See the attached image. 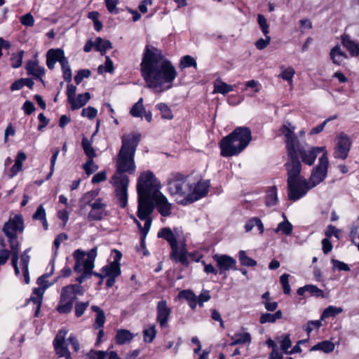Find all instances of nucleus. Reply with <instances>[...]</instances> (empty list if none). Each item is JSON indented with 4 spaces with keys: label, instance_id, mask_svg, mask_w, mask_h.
<instances>
[{
    "label": "nucleus",
    "instance_id": "nucleus-7",
    "mask_svg": "<svg viewBox=\"0 0 359 359\" xmlns=\"http://www.w3.org/2000/svg\"><path fill=\"white\" fill-rule=\"evenodd\" d=\"M252 140L250 130L247 127H237L219 142L220 154L231 157L241 154Z\"/></svg>",
    "mask_w": 359,
    "mask_h": 359
},
{
    "label": "nucleus",
    "instance_id": "nucleus-58",
    "mask_svg": "<svg viewBox=\"0 0 359 359\" xmlns=\"http://www.w3.org/2000/svg\"><path fill=\"white\" fill-rule=\"evenodd\" d=\"M118 4V0H105L106 7L110 13L117 14L118 13L116 7Z\"/></svg>",
    "mask_w": 359,
    "mask_h": 359
},
{
    "label": "nucleus",
    "instance_id": "nucleus-36",
    "mask_svg": "<svg viewBox=\"0 0 359 359\" xmlns=\"http://www.w3.org/2000/svg\"><path fill=\"white\" fill-rule=\"evenodd\" d=\"M330 57L334 64L340 65L343 60L346 58V55L341 50L340 46H336L331 50Z\"/></svg>",
    "mask_w": 359,
    "mask_h": 359
},
{
    "label": "nucleus",
    "instance_id": "nucleus-3",
    "mask_svg": "<svg viewBox=\"0 0 359 359\" xmlns=\"http://www.w3.org/2000/svg\"><path fill=\"white\" fill-rule=\"evenodd\" d=\"M24 229V224L22 217L16 215L13 217L5 223L3 231L8 237L10 243L11 250L12 251V264L15 269V273L17 276L22 274L24 281L28 284L29 283V262L30 257L28 255L29 249L26 250L20 257V264H18V252L20 243L17 239L18 233H21Z\"/></svg>",
    "mask_w": 359,
    "mask_h": 359
},
{
    "label": "nucleus",
    "instance_id": "nucleus-48",
    "mask_svg": "<svg viewBox=\"0 0 359 359\" xmlns=\"http://www.w3.org/2000/svg\"><path fill=\"white\" fill-rule=\"evenodd\" d=\"M89 306V302H77L75 304L74 307V311H75V316L77 318H79L83 316V314L85 313L86 310Z\"/></svg>",
    "mask_w": 359,
    "mask_h": 359
},
{
    "label": "nucleus",
    "instance_id": "nucleus-31",
    "mask_svg": "<svg viewBox=\"0 0 359 359\" xmlns=\"http://www.w3.org/2000/svg\"><path fill=\"white\" fill-rule=\"evenodd\" d=\"M284 220L280 222L277 227L274 229V232L278 234H284L290 236L293 230L292 224L287 219L285 214L283 215Z\"/></svg>",
    "mask_w": 359,
    "mask_h": 359
},
{
    "label": "nucleus",
    "instance_id": "nucleus-2",
    "mask_svg": "<svg viewBox=\"0 0 359 359\" xmlns=\"http://www.w3.org/2000/svg\"><path fill=\"white\" fill-rule=\"evenodd\" d=\"M209 187L208 180H195L176 176L169 181L168 189L177 203L186 205L205 196Z\"/></svg>",
    "mask_w": 359,
    "mask_h": 359
},
{
    "label": "nucleus",
    "instance_id": "nucleus-24",
    "mask_svg": "<svg viewBox=\"0 0 359 359\" xmlns=\"http://www.w3.org/2000/svg\"><path fill=\"white\" fill-rule=\"evenodd\" d=\"M25 69L28 75L32 76L36 79L42 80V77L45 74V69L39 65L36 60L27 61Z\"/></svg>",
    "mask_w": 359,
    "mask_h": 359
},
{
    "label": "nucleus",
    "instance_id": "nucleus-57",
    "mask_svg": "<svg viewBox=\"0 0 359 359\" xmlns=\"http://www.w3.org/2000/svg\"><path fill=\"white\" fill-rule=\"evenodd\" d=\"M292 346V341L290 339L289 334H285L283 336V339L280 341V348L281 349L286 353H288L290 351L289 348Z\"/></svg>",
    "mask_w": 359,
    "mask_h": 359
},
{
    "label": "nucleus",
    "instance_id": "nucleus-64",
    "mask_svg": "<svg viewBox=\"0 0 359 359\" xmlns=\"http://www.w3.org/2000/svg\"><path fill=\"white\" fill-rule=\"evenodd\" d=\"M198 297V304L200 307L203 306V303L210 299V295L208 290H203Z\"/></svg>",
    "mask_w": 359,
    "mask_h": 359
},
{
    "label": "nucleus",
    "instance_id": "nucleus-6",
    "mask_svg": "<svg viewBox=\"0 0 359 359\" xmlns=\"http://www.w3.org/2000/svg\"><path fill=\"white\" fill-rule=\"evenodd\" d=\"M140 137L141 135L138 133L123 135L122 145L116 161V171L128 174L135 173L136 170L135 154Z\"/></svg>",
    "mask_w": 359,
    "mask_h": 359
},
{
    "label": "nucleus",
    "instance_id": "nucleus-30",
    "mask_svg": "<svg viewBox=\"0 0 359 359\" xmlns=\"http://www.w3.org/2000/svg\"><path fill=\"white\" fill-rule=\"evenodd\" d=\"M135 335L128 330L121 329L116 331L115 341L117 344L123 345L131 341Z\"/></svg>",
    "mask_w": 359,
    "mask_h": 359
},
{
    "label": "nucleus",
    "instance_id": "nucleus-32",
    "mask_svg": "<svg viewBox=\"0 0 359 359\" xmlns=\"http://www.w3.org/2000/svg\"><path fill=\"white\" fill-rule=\"evenodd\" d=\"M180 299H184L187 301L189 306L195 309L198 304L197 296L191 290H185L180 292L178 294Z\"/></svg>",
    "mask_w": 359,
    "mask_h": 359
},
{
    "label": "nucleus",
    "instance_id": "nucleus-52",
    "mask_svg": "<svg viewBox=\"0 0 359 359\" xmlns=\"http://www.w3.org/2000/svg\"><path fill=\"white\" fill-rule=\"evenodd\" d=\"M257 22H258L263 34H264V36H266V34H269V25L267 23L266 19L265 18V17L263 15L259 14L257 15Z\"/></svg>",
    "mask_w": 359,
    "mask_h": 359
},
{
    "label": "nucleus",
    "instance_id": "nucleus-40",
    "mask_svg": "<svg viewBox=\"0 0 359 359\" xmlns=\"http://www.w3.org/2000/svg\"><path fill=\"white\" fill-rule=\"evenodd\" d=\"M255 226H257L259 233H263L264 231V224L258 217H253L250 219L245 225V229L247 232L250 231Z\"/></svg>",
    "mask_w": 359,
    "mask_h": 359
},
{
    "label": "nucleus",
    "instance_id": "nucleus-43",
    "mask_svg": "<svg viewBox=\"0 0 359 359\" xmlns=\"http://www.w3.org/2000/svg\"><path fill=\"white\" fill-rule=\"evenodd\" d=\"M278 203L277 189L276 187H271L266 194V204L269 207L274 206Z\"/></svg>",
    "mask_w": 359,
    "mask_h": 359
},
{
    "label": "nucleus",
    "instance_id": "nucleus-19",
    "mask_svg": "<svg viewBox=\"0 0 359 359\" xmlns=\"http://www.w3.org/2000/svg\"><path fill=\"white\" fill-rule=\"evenodd\" d=\"M67 333V330L65 328L61 329L55 336L53 341V346L57 355L59 357H65L66 359L72 357L65 341V339Z\"/></svg>",
    "mask_w": 359,
    "mask_h": 359
},
{
    "label": "nucleus",
    "instance_id": "nucleus-63",
    "mask_svg": "<svg viewBox=\"0 0 359 359\" xmlns=\"http://www.w3.org/2000/svg\"><path fill=\"white\" fill-rule=\"evenodd\" d=\"M332 262L333 264L334 269H335L344 271H350V267L348 266V265L343 262L337 259H332Z\"/></svg>",
    "mask_w": 359,
    "mask_h": 359
},
{
    "label": "nucleus",
    "instance_id": "nucleus-46",
    "mask_svg": "<svg viewBox=\"0 0 359 359\" xmlns=\"http://www.w3.org/2000/svg\"><path fill=\"white\" fill-rule=\"evenodd\" d=\"M114 71L113 62L109 56H106V61L104 65H101L97 68L99 74H102L105 72L111 73Z\"/></svg>",
    "mask_w": 359,
    "mask_h": 359
},
{
    "label": "nucleus",
    "instance_id": "nucleus-28",
    "mask_svg": "<svg viewBox=\"0 0 359 359\" xmlns=\"http://www.w3.org/2000/svg\"><path fill=\"white\" fill-rule=\"evenodd\" d=\"M343 46L348 50L352 56H358L359 54V43L351 40L349 36L343 35L341 37Z\"/></svg>",
    "mask_w": 359,
    "mask_h": 359
},
{
    "label": "nucleus",
    "instance_id": "nucleus-20",
    "mask_svg": "<svg viewBox=\"0 0 359 359\" xmlns=\"http://www.w3.org/2000/svg\"><path fill=\"white\" fill-rule=\"evenodd\" d=\"M351 142L348 137L340 134L337 137V144L334 148V156L336 158L346 159L350 150Z\"/></svg>",
    "mask_w": 359,
    "mask_h": 359
},
{
    "label": "nucleus",
    "instance_id": "nucleus-60",
    "mask_svg": "<svg viewBox=\"0 0 359 359\" xmlns=\"http://www.w3.org/2000/svg\"><path fill=\"white\" fill-rule=\"evenodd\" d=\"M90 76V72L88 69H81L74 76V81L76 84H79L84 78H88Z\"/></svg>",
    "mask_w": 359,
    "mask_h": 359
},
{
    "label": "nucleus",
    "instance_id": "nucleus-29",
    "mask_svg": "<svg viewBox=\"0 0 359 359\" xmlns=\"http://www.w3.org/2000/svg\"><path fill=\"white\" fill-rule=\"evenodd\" d=\"M90 99V94L88 92L75 96L74 98L69 102L72 110L78 109L83 107Z\"/></svg>",
    "mask_w": 359,
    "mask_h": 359
},
{
    "label": "nucleus",
    "instance_id": "nucleus-14",
    "mask_svg": "<svg viewBox=\"0 0 359 359\" xmlns=\"http://www.w3.org/2000/svg\"><path fill=\"white\" fill-rule=\"evenodd\" d=\"M88 205L90 210L87 215L88 221H100L108 215L107 203L102 198H98L93 202H89Z\"/></svg>",
    "mask_w": 359,
    "mask_h": 359
},
{
    "label": "nucleus",
    "instance_id": "nucleus-11",
    "mask_svg": "<svg viewBox=\"0 0 359 359\" xmlns=\"http://www.w3.org/2000/svg\"><path fill=\"white\" fill-rule=\"evenodd\" d=\"M154 209V204L151 196H138L137 217L144 221V234L150 230L152 223L150 215Z\"/></svg>",
    "mask_w": 359,
    "mask_h": 359
},
{
    "label": "nucleus",
    "instance_id": "nucleus-55",
    "mask_svg": "<svg viewBox=\"0 0 359 359\" xmlns=\"http://www.w3.org/2000/svg\"><path fill=\"white\" fill-rule=\"evenodd\" d=\"M97 114V110L92 107L84 108L81 111V116L89 119L94 118Z\"/></svg>",
    "mask_w": 359,
    "mask_h": 359
},
{
    "label": "nucleus",
    "instance_id": "nucleus-8",
    "mask_svg": "<svg viewBox=\"0 0 359 359\" xmlns=\"http://www.w3.org/2000/svg\"><path fill=\"white\" fill-rule=\"evenodd\" d=\"M84 290L79 284H70L61 290L60 302L57 311L60 313H69L72 311L77 295H83Z\"/></svg>",
    "mask_w": 359,
    "mask_h": 359
},
{
    "label": "nucleus",
    "instance_id": "nucleus-13",
    "mask_svg": "<svg viewBox=\"0 0 359 359\" xmlns=\"http://www.w3.org/2000/svg\"><path fill=\"white\" fill-rule=\"evenodd\" d=\"M287 182L288 198L290 201H296L299 200L311 189L307 180L305 178L287 180Z\"/></svg>",
    "mask_w": 359,
    "mask_h": 359
},
{
    "label": "nucleus",
    "instance_id": "nucleus-39",
    "mask_svg": "<svg viewBox=\"0 0 359 359\" xmlns=\"http://www.w3.org/2000/svg\"><path fill=\"white\" fill-rule=\"evenodd\" d=\"M143 102V98L141 97L135 104H133L130 111V114L132 116L135 118L142 117L144 113L146 112V109Z\"/></svg>",
    "mask_w": 359,
    "mask_h": 359
},
{
    "label": "nucleus",
    "instance_id": "nucleus-17",
    "mask_svg": "<svg viewBox=\"0 0 359 359\" xmlns=\"http://www.w3.org/2000/svg\"><path fill=\"white\" fill-rule=\"evenodd\" d=\"M48 276L43 275L38 278L37 284L39 287L34 289L33 296L30 297V301L33 302L34 304L36 305L35 311L36 316H37L39 312L44 292L50 285L46 280Z\"/></svg>",
    "mask_w": 359,
    "mask_h": 359
},
{
    "label": "nucleus",
    "instance_id": "nucleus-38",
    "mask_svg": "<svg viewBox=\"0 0 359 359\" xmlns=\"http://www.w3.org/2000/svg\"><path fill=\"white\" fill-rule=\"evenodd\" d=\"M93 141L90 140L87 137H83L81 141V145L84 151L85 154L87 156L88 159H93L96 156L95 149L92 147Z\"/></svg>",
    "mask_w": 359,
    "mask_h": 359
},
{
    "label": "nucleus",
    "instance_id": "nucleus-59",
    "mask_svg": "<svg viewBox=\"0 0 359 359\" xmlns=\"http://www.w3.org/2000/svg\"><path fill=\"white\" fill-rule=\"evenodd\" d=\"M87 355L90 359H105L107 351L91 350Z\"/></svg>",
    "mask_w": 359,
    "mask_h": 359
},
{
    "label": "nucleus",
    "instance_id": "nucleus-25",
    "mask_svg": "<svg viewBox=\"0 0 359 359\" xmlns=\"http://www.w3.org/2000/svg\"><path fill=\"white\" fill-rule=\"evenodd\" d=\"M65 55L62 49H50L47 53L46 65L50 69H53L57 62L60 63L61 60Z\"/></svg>",
    "mask_w": 359,
    "mask_h": 359
},
{
    "label": "nucleus",
    "instance_id": "nucleus-5",
    "mask_svg": "<svg viewBox=\"0 0 359 359\" xmlns=\"http://www.w3.org/2000/svg\"><path fill=\"white\" fill-rule=\"evenodd\" d=\"M158 237L164 238L171 248L170 257L176 262L188 266V257L196 262H201L202 256L197 252H188L187 250V236L180 229L163 228L158 233Z\"/></svg>",
    "mask_w": 359,
    "mask_h": 359
},
{
    "label": "nucleus",
    "instance_id": "nucleus-34",
    "mask_svg": "<svg viewBox=\"0 0 359 359\" xmlns=\"http://www.w3.org/2000/svg\"><path fill=\"white\" fill-rule=\"evenodd\" d=\"M335 348V344L328 340L323 341L312 346L311 351H322L325 353H332Z\"/></svg>",
    "mask_w": 359,
    "mask_h": 359
},
{
    "label": "nucleus",
    "instance_id": "nucleus-22",
    "mask_svg": "<svg viewBox=\"0 0 359 359\" xmlns=\"http://www.w3.org/2000/svg\"><path fill=\"white\" fill-rule=\"evenodd\" d=\"M151 199L158 212L163 217H168L171 214L172 205L169 203L168 198L161 191L156 193L151 197Z\"/></svg>",
    "mask_w": 359,
    "mask_h": 359
},
{
    "label": "nucleus",
    "instance_id": "nucleus-56",
    "mask_svg": "<svg viewBox=\"0 0 359 359\" xmlns=\"http://www.w3.org/2000/svg\"><path fill=\"white\" fill-rule=\"evenodd\" d=\"M105 320H106V318H105L104 312H102L100 313L96 314L95 323L93 325L95 329L102 328L105 323Z\"/></svg>",
    "mask_w": 359,
    "mask_h": 359
},
{
    "label": "nucleus",
    "instance_id": "nucleus-53",
    "mask_svg": "<svg viewBox=\"0 0 359 359\" xmlns=\"http://www.w3.org/2000/svg\"><path fill=\"white\" fill-rule=\"evenodd\" d=\"M67 238H68V236L65 233H60L55 238L54 243H53V248L54 256L57 255V250L60 246L61 243L64 241H67Z\"/></svg>",
    "mask_w": 359,
    "mask_h": 359
},
{
    "label": "nucleus",
    "instance_id": "nucleus-23",
    "mask_svg": "<svg viewBox=\"0 0 359 359\" xmlns=\"http://www.w3.org/2000/svg\"><path fill=\"white\" fill-rule=\"evenodd\" d=\"M156 320L161 327L168 325L169 316L171 313V309L168 306L167 302L164 299L159 301L156 306Z\"/></svg>",
    "mask_w": 359,
    "mask_h": 359
},
{
    "label": "nucleus",
    "instance_id": "nucleus-41",
    "mask_svg": "<svg viewBox=\"0 0 359 359\" xmlns=\"http://www.w3.org/2000/svg\"><path fill=\"white\" fill-rule=\"evenodd\" d=\"M60 64L62 67V76L64 79L67 82H70L72 78V70L68 60L65 55L63 58L61 60Z\"/></svg>",
    "mask_w": 359,
    "mask_h": 359
},
{
    "label": "nucleus",
    "instance_id": "nucleus-49",
    "mask_svg": "<svg viewBox=\"0 0 359 359\" xmlns=\"http://www.w3.org/2000/svg\"><path fill=\"white\" fill-rule=\"evenodd\" d=\"M82 167L87 175H91L98 169V165L95 163L93 159H88Z\"/></svg>",
    "mask_w": 359,
    "mask_h": 359
},
{
    "label": "nucleus",
    "instance_id": "nucleus-16",
    "mask_svg": "<svg viewBox=\"0 0 359 359\" xmlns=\"http://www.w3.org/2000/svg\"><path fill=\"white\" fill-rule=\"evenodd\" d=\"M294 130L295 127L289 122L285 123L280 128V134L285 137L287 152L297 151V148H299V142Z\"/></svg>",
    "mask_w": 359,
    "mask_h": 359
},
{
    "label": "nucleus",
    "instance_id": "nucleus-45",
    "mask_svg": "<svg viewBox=\"0 0 359 359\" xmlns=\"http://www.w3.org/2000/svg\"><path fill=\"white\" fill-rule=\"evenodd\" d=\"M156 335V330L154 325H149L143 331L144 341L151 343Z\"/></svg>",
    "mask_w": 359,
    "mask_h": 359
},
{
    "label": "nucleus",
    "instance_id": "nucleus-44",
    "mask_svg": "<svg viewBox=\"0 0 359 359\" xmlns=\"http://www.w3.org/2000/svg\"><path fill=\"white\" fill-rule=\"evenodd\" d=\"M238 259L241 265L245 266H255L257 265V262L250 258L247 255V253L245 250H240L238 252Z\"/></svg>",
    "mask_w": 359,
    "mask_h": 359
},
{
    "label": "nucleus",
    "instance_id": "nucleus-10",
    "mask_svg": "<svg viewBox=\"0 0 359 359\" xmlns=\"http://www.w3.org/2000/svg\"><path fill=\"white\" fill-rule=\"evenodd\" d=\"M111 184L115 189L116 196L119 201L121 208H125L128 203V187L129 179L123 173L116 171L110 180Z\"/></svg>",
    "mask_w": 359,
    "mask_h": 359
},
{
    "label": "nucleus",
    "instance_id": "nucleus-62",
    "mask_svg": "<svg viewBox=\"0 0 359 359\" xmlns=\"http://www.w3.org/2000/svg\"><path fill=\"white\" fill-rule=\"evenodd\" d=\"M20 22L27 27H32L34 25V19L32 14L27 13L21 17Z\"/></svg>",
    "mask_w": 359,
    "mask_h": 359
},
{
    "label": "nucleus",
    "instance_id": "nucleus-1",
    "mask_svg": "<svg viewBox=\"0 0 359 359\" xmlns=\"http://www.w3.org/2000/svg\"><path fill=\"white\" fill-rule=\"evenodd\" d=\"M140 71L147 86L154 93H162L172 87L177 76L171 62L160 49L147 45L142 53Z\"/></svg>",
    "mask_w": 359,
    "mask_h": 359
},
{
    "label": "nucleus",
    "instance_id": "nucleus-27",
    "mask_svg": "<svg viewBox=\"0 0 359 359\" xmlns=\"http://www.w3.org/2000/svg\"><path fill=\"white\" fill-rule=\"evenodd\" d=\"M251 342V335L250 333L244 331L236 332L231 337V342L230 346H235L238 344H250Z\"/></svg>",
    "mask_w": 359,
    "mask_h": 359
},
{
    "label": "nucleus",
    "instance_id": "nucleus-42",
    "mask_svg": "<svg viewBox=\"0 0 359 359\" xmlns=\"http://www.w3.org/2000/svg\"><path fill=\"white\" fill-rule=\"evenodd\" d=\"M343 312V309L341 307H337L334 306H329L323 311L321 315V320L328 318L330 317H334L339 313Z\"/></svg>",
    "mask_w": 359,
    "mask_h": 359
},
{
    "label": "nucleus",
    "instance_id": "nucleus-47",
    "mask_svg": "<svg viewBox=\"0 0 359 359\" xmlns=\"http://www.w3.org/2000/svg\"><path fill=\"white\" fill-rule=\"evenodd\" d=\"M24 51L20 50L16 53H13L11 57V66L13 68H18L22 65Z\"/></svg>",
    "mask_w": 359,
    "mask_h": 359
},
{
    "label": "nucleus",
    "instance_id": "nucleus-21",
    "mask_svg": "<svg viewBox=\"0 0 359 359\" xmlns=\"http://www.w3.org/2000/svg\"><path fill=\"white\" fill-rule=\"evenodd\" d=\"M219 268V273L222 274L231 269L237 270L236 261L232 257L227 255L215 254L212 257Z\"/></svg>",
    "mask_w": 359,
    "mask_h": 359
},
{
    "label": "nucleus",
    "instance_id": "nucleus-15",
    "mask_svg": "<svg viewBox=\"0 0 359 359\" xmlns=\"http://www.w3.org/2000/svg\"><path fill=\"white\" fill-rule=\"evenodd\" d=\"M288 161L285 163L287 180H292L304 178L300 175L302 165L297 156V151H287Z\"/></svg>",
    "mask_w": 359,
    "mask_h": 359
},
{
    "label": "nucleus",
    "instance_id": "nucleus-35",
    "mask_svg": "<svg viewBox=\"0 0 359 359\" xmlns=\"http://www.w3.org/2000/svg\"><path fill=\"white\" fill-rule=\"evenodd\" d=\"M155 108L159 111L161 117L165 120H172L174 118L170 107L164 102H159L156 104Z\"/></svg>",
    "mask_w": 359,
    "mask_h": 359
},
{
    "label": "nucleus",
    "instance_id": "nucleus-33",
    "mask_svg": "<svg viewBox=\"0 0 359 359\" xmlns=\"http://www.w3.org/2000/svg\"><path fill=\"white\" fill-rule=\"evenodd\" d=\"M235 86L227 84L221 79H217L214 83L215 93L225 95L234 90Z\"/></svg>",
    "mask_w": 359,
    "mask_h": 359
},
{
    "label": "nucleus",
    "instance_id": "nucleus-37",
    "mask_svg": "<svg viewBox=\"0 0 359 359\" xmlns=\"http://www.w3.org/2000/svg\"><path fill=\"white\" fill-rule=\"evenodd\" d=\"M94 45L95 50L100 52L102 55H104L107 50L112 48L111 43L109 41L103 39L101 37L95 39Z\"/></svg>",
    "mask_w": 359,
    "mask_h": 359
},
{
    "label": "nucleus",
    "instance_id": "nucleus-54",
    "mask_svg": "<svg viewBox=\"0 0 359 359\" xmlns=\"http://www.w3.org/2000/svg\"><path fill=\"white\" fill-rule=\"evenodd\" d=\"M289 276L288 274L284 273L280 277V281L285 294H289L290 292V286L288 280Z\"/></svg>",
    "mask_w": 359,
    "mask_h": 359
},
{
    "label": "nucleus",
    "instance_id": "nucleus-61",
    "mask_svg": "<svg viewBox=\"0 0 359 359\" xmlns=\"http://www.w3.org/2000/svg\"><path fill=\"white\" fill-rule=\"evenodd\" d=\"M270 41L271 37L269 36V34H266V36H265V39H259L256 41L255 46L258 50H263L268 46V45L270 43Z\"/></svg>",
    "mask_w": 359,
    "mask_h": 359
},
{
    "label": "nucleus",
    "instance_id": "nucleus-26",
    "mask_svg": "<svg viewBox=\"0 0 359 359\" xmlns=\"http://www.w3.org/2000/svg\"><path fill=\"white\" fill-rule=\"evenodd\" d=\"M295 74V69L292 67H285L284 65H282L280 67V74H278V78L286 81L290 86V88H292L293 79Z\"/></svg>",
    "mask_w": 359,
    "mask_h": 359
},
{
    "label": "nucleus",
    "instance_id": "nucleus-4",
    "mask_svg": "<svg viewBox=\"0 0 359 359\" xmlns=\"http://www.w3.org/2000/svg\"><path fill=\"white\" fill-rule=\"evenodd\" d=\"M75 259L74 270L81 275L76 278L80 284L90 278L93 274L97 277H118L121 274V267L116 264L109 263L102 269L103 275L93 272L94 262L97 256V248H92L87 254L81 250H76L73 254Z\"/></svg>",
    "mask_w": 359,
    "mask_h": 359
},
{
    "label": "nucleus",
    "instance_id": "nucleus-12",
    "mask_svg": "<svg viewBox=\"0 0 359 359\" xmlns=\"http://www.w3.org/2000/svg\"><path fill=\"white\" fill-rule=\"evenodd\" d=\"M328 166L329 160L327 158V152L325 151L319 158L318 165L312 169L311 176L309 180H307L311 189L316 187L324 181L327 175Z\"/></svg>",
    "mask_w": 359,
    "mask_h": 359
},
{
    "label": "nucleus",
    "instance_id": "nucleus-9",
    "mask_svg": "<svg viewBox=\"0 0 359 359\" xmlns=\"http://www.w3.org/2000/svg\"><path fill=\"white\" fill-rule=\"evenodd\" d=\"M161 184L154 173L149 170L142 172L138 180L137 191L138 196L153 197L160 191Z\"/></svg>",
    "mask_w": 359,
    "mask_h": 359
},
{
    "label": "nucleus",
    "instance_id": "nucleus-50",
    "mask_svg": "<svg viewBox=\"0 0 359 359\" xmlns=\"http://www.w3.org/2000/svg\"><path fill=\"white\" fill-rule=\"evenodd\" d=\"M196 65L197 64L196 60L190 55H185L181 58L180 67L182 68H187L189 67H194L196 68Z\"/></svg>",
    "mask_w": 359,
    "mask_h": 359
},
{
    "label": "nucleus",
    "instance_id": "nucleus-18",
    "mask_svg": "<svg viewBox=\"0 0 359 359\" xmlns=\"http://www.w3.org/2000/svg\"><path fill=\"white\" fill-rule=\"evenodd\" d=\"M325 151L327 150L324 147H312L306 149L301 147L299 144V148H297V155L300 156L303 163L309 165H312L314 163L319 153L323 152L324 154Z\"/></svg>",
    "mask_w": 359,
    "mask_h": 359
},
{
    "label": "nucleus",
    "instance_id": "nucleus-51",
    "mask_svg": "<svg viewBox=\"0 0 359 359\" xmlns=\"http://www.w3.org/2000/svg\"><path fill=\"white\" fill-rule=\"evenodd\" d=\"M321 318L317 320L309 321L304 327V330L309 335L314 329H318L322 326Z\"/></svg>",
    "mask_w": 359,
    "mask_h": 359
}]
</instances>
